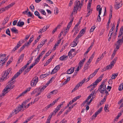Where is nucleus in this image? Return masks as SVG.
<instances>
[{"instance_id":"f257e3e1","label":"nucleus","mask_w":123,"mask_h":123,"mask_svg":"<svg viewBox=\"0 0 123 123\" xmlns=\"http://www.w3.org/2000/svg\"><path fill=\"white\" fill-rule=\"evenodd\" d=\"M74 3L75 5L74 6L73 11L71 13L72 16L73 14L75 13H75H77V10L79 11H80L81 7L83 6L82 4H80V3H79V4H78L77 0L75 1Z\"/></svg>"},{"instance_id":"f03ea898","label":"nucleus","mask_w":123,"mask_h":123,"mask_svg":"<svg viewBox=\"0 0 123 123\" xmlns=\"http://www.w3.org/2000/svg\"><path fill=\"white\" fill-rule=\"evenodd\" d=\"M22 105H19L16 109L12 111V113H15V114H16L19 111L22 112L24 110L23 108Z\"/></svg>"},{"instance_id":"7ed1b4c3","label":"nucleus","mask_w":123,"mask_h":123,"mask_svg":"<svg viewBox=\"0 0 123 123\" xmlns=\"http://www.w3.org/2000/svg\"><path fill=\"white\" fill-rule=\"evenodd\" d=\"M105 81L103 82L101 85L99 86L98 90L101 93H104V92L106 90V85L105 83Z\"/></svg>"},{"instance_id":"20e7f679","label":"nucleus","mask_w":123,"mask_h":123,"mask_svg":"<svg viewBox=\"0 0 123 123\" xmlns=\"http://www.w3.org/2000/svg\"><path fill=\"white\" fill-rule=\"evenodd\" d=\"M102 109L103 108L102 107H100L98 111L95 112V114L93 115L91 117V119L92 120L94 119L95 118L97 117V115H98L101 112L102 110Z\"/></svg>"},{"instance_id":"39448f33","label":"nucleus","mask_w":123,"mask_h":123,"mask_svg":"<svg viewBox=\"0 0 123 123\" xmlns=\"http://www.w3.org/2000/svg\"><path fill=\"white\" fill-rule=\"evenodd\" d=\"M24 70L22 68L20 69L19 71L18 72H17L14 75L16 78H17L18 77L20 74Z\"/></svg>"},{"instance_id":"423d86ee","label":"nucleus","mask_w":123,"mask_h":123,"mask_svg":"<svg viewBox=\"0 0 123 123\" xmlns=\"http://www.w3.org/2000/svg\"><path fill=\"white\" fill-rule=\"evenodd\" d=\"M79 24H77L74 27V30L75 31L74 34V35L75 36L78 33L79 31L78 28V27Z\"/></svg>"},{"instance_id":"0eeeda50","label":"nucleus","mask_w":123,"mask_h":123,"mask_svg":"<svg viewBox=\"0 0 123 123\" xmlns=\"http://www.w3.org/2000/svg\"><path fill=\"white\" fill-rule=\"evenodd\" d=\"M24 54H23L19 56V59L17 61L18 64L21 62L23 59L24 57Z\"/></svg>"},{"instance_id":"6e6552de","label":"nucleus","mask_w":123,"mask_h":123,"mask_svg":"<svg viewBox=\"0 0 123 123\" xmlns=\"http://www.w3.org/2000/svg\"><path fill=\"white\" fill-rule=\"evenodd\" d=\"M117 59V57L115 58L112 61V62H111L110 64L109 65L112 68L114 66V64L116 63Z\"/></svg>"},{"instance_id":"1a4fd4ad","label":"nucleus","mask_w":123,"mask_h":123,"mask_svg":"<svg viewBox=\"0 0 123 123\" xmlns=\"http://www.w3.org/2000/svg\"><path fill=\"white\" fill-rule=\"evenodd\" d=\"M72 24H68L67 27L66 29L64 31V33L66 35L67 33L68 32L69 29L71 25Z\"/></svg>"},{"instance_id":"9d476101","label":"nucleus","mask_w":123,"mask_h":123,"mask_svg":"<svg viewBox=\"0 0 123 123\" xmlns=\"http://www.w3.org/2000/svg\"><path fill=\"white\" fill-rule=\"evenodd\" d=\"M8 74H7L6 72L5 71L2 76V77L3 78V80H4L5 81L9 77L8 76Z\"/></svg>"},{"instance_id":"9b49d317","label":"nucleus","mask_w":123,"mask_h":123,"mask_svg":"<svg viewBox=\"0 0 123 123\" xmlns=\"http://www.w3.org/2000/svg\"><path fill=\"white\" fill-rule=\"evenodd\" d=\"M74 68L73 67H71L70 69H68L67 71V74H71L73 73L74 71Z\"/></svg>"},{"instance_id":"f8f14e48","label":"nucleus","mask_w":123,"mask_h":123,"mask_svg":"<svg viewBox=\"0 0 123 123\" xmlns=\"http://www.w3.org/2000/svg\"><path fill=\"white\" fill-rule=\"evenodd\" d=\"M6 55L5 54H2L1 55L0 57V62H3L6 59L4 57H6Z\"/></svg>"},{"instance_id":"ddd939ff","label":"nucleus","mask_w":123,"mask_h":123,"mask_svg":"<svg viewBox=\"0 0 123 123\" xmlns=\"http://www.w3.org/2000/svg\"><path fill=\"white\" fill-rule=\"evenodd\" d=\"M100 5H98L97 7L96 10L97 11H98V15L100 16L101 14V12L102 10L101 8H100Z\"/></svg>"},{"instance_id":"4468645a","label":"nucleus","mask_w":123,"mask_h":123,"mask_svg":"<svg viewBox=\"0 0 123 123\" xmlns=\"http://www.w3.org/2000/svg\"><path fill=\"white\" fill-rule=\"evenodd\" d=\"M123 34V26L121 27L118 33V37H120Z\"/></svg>"},{"instance_id":"2eb2a0df","label":"nucleus","mask_w":123,"mask_h":123,"mask_svg":"<svg viewBox=\"0 0 123 123\" xmlns=\"http://www.w3.org/2000/svg\"><path fill=\"white\" fill-rule=\"evenodd\" d=\"M86 59L85 58L84 59H83L82 60L79 62V66L80 67V68H81L83 65L84 62L85 61Z\"/></svg>"},{"instance_id":"dca6fc26","label":"nucleus","mask_w":123,"mask_h":123,"mask_svg":"<svg viewBox=\"0 0 123 123\" xmlns=\"http://www.w3.org/2000/svg\"><path fill=\"white\" fill-rule=\"evenodd\" d=\"M68 56H67L63 55L59 58L60 60L61 61L66 60L67 59Z\"/></svg>"},{"instance_id":"f3484780","label":"nucleus","mask_w":123,"mask_h":123,"mask_svg":"<svg viewBox=\"0 0 123 123\" xmlns=\"http://www.w3.org/2000/svg\"><path fill=\"white\" fill-rule=\"evenodd\" d=\"M119 37L117 38V41L116 44L121 45L123 42V40L122 39H120Z\"/></svg>"},{"instance_id":"a211bd4d","label":"nucleus","mask_w":123,"mask_h":123,"mask_svg":"<svg viewBox=\"0 0 123 123\" xmlns=\"http://www.w3.org/2000/svg\"><path fill=\"white\" fill-rule=\"evenodd\" d=\"M53 112L52 113H50L48 117L47 120V123H50V122L51 120L52 115Z\"/></svg>"},{"instance_id":"6ab92c4d","label":"nucleus","mask_w":123,"mask_h":123,"mask_svg":"<svg viewBox=\"0 0 123 123\" xmlns=\"http://www.w3.org/2000/svg\"><path fill=\"white\" fill-rule=\"evenodd\" d=\"M11 30L12 32L15 33H18V30L15 27H13L11 29Z\"/></svg>"},{"instance_id":"aec40b11","label":"nucleus","mask_w":123,"mask_h":123,"mask_svg":"<svg viewBox=\"0 0 123 123\" xmlns=\"http://www.w3.org/2000/svg\"><path fill=\"white\" fill-rule=\"evenodd\" d=\"M46 84H45L44 86H42L40 87L38 89L39 90V92H42L43 91L44 89L46 87Z\"/></svg>"},{"instance_id":"412c9836","label":"nucleus","mask_w":123,"mask_h":123,"mask_svg":"<svg viewBox=\"0 0 123 123\" xmlns=\"http://www.w3.org/2000/svg\"><path fill=\"white\" fill-rule=\"evenodd\" d=\"M34 14L36 16H38L39 18L41 19H43V18L40 16V14L37 11H36L35 12Z\"/></svg>"},{"instance_id":"4be33fe9","label":"nucleus","mask_w":123,"mask_h":123,"mask_svg":"<svg viewBox=\"0 0 123 123\" xmlns=\"http://www.w3.org/2000/svg\"><path fill=\"white\" fill-rule=\"evenodd\" d=\"M87 80L86 78H85L82 81L79 82L78 84V86H81L83 83L85 82H86V81Z\"/></svg>"},{"instance_id":"5701e85b","label":"nucleus","mask_w":123,"mask_h":123,"mask_svg":"<svg viewBox=\"0 0 123 123\" xmlns=\"http://www.w3.org/2000/svg\"><path fill=\"white\" fill-rule=\"evenodd\" d=\"M12 85L10 83L7 86H6L4 89V92L6 91L8 89H9L10 87H11Z\"/></svg>"},{"instance_id":"b1692460","label":"nucleus","mask_w":123,"mask_h":123,"mask_svg":"<svg viewBox=\"0 0 123 123\" xmlns=\"http://www.w3.org/2000/svg\"><path fill=\"white\" fill-rule=\"evenodd\" d=\"M82 36V35H80L79 34L74 39V41L76 42H77V43H78L79 42V41L78 40Z\"/></svg>"},{"instance_id":"393cba45","label":"nucleus","mask_w":123,"mask_h":123,"mask_svg":"<svg viewBox=\"0 0 123 123\" xmlns=\"http://www.w3.org/2000/svg\"><path fill=\"white\" fill-rule=\"evenodd\" d=\"M56 100H54L53 102L52 103H51L50 104L47 105V108L49 109V108L52 107L55 104V103L56 102Z\"/></svg>"},{"instance_id":"a878e982","label":"nucleus","mask_w":123,"mask_h":123,"mask_svg":"<svg viewBox=\"0 0 123 123\" xmlns=\"http://www.w3.org/2000/svg\"><path fill=\"white\" fill-rule=\"evenodd\" d=\"M38 78L37 76H35L34 77L32 80V82L33 81L37 83L38 81Z\"/></svg>"},{"instance_id":"bb28decb","label":"nucleus","mask_w":123,"mask_h":123,"mask_svg":"<svg viewBox=\"0 0 123 123\" xmlns=\"http://www.w3.org/2000/svg\"><path fill=\"white\" fill-rule=\"evenodd\" d=\"M122 5V4H121V5L117 4H115L114 5V8L116 9L117 10Z\"/></svg>"},{"instance_id":"cd10ccee","label":"nucleus","mask_w":123,"mask_h":123,"mask_svg":"<svg viewBox=\"0 0 123 123\" xmlns=\"http://www.w3.org/2000/svg\"><path fill=\"white\" fill-rule=\"evenodd\" d=\"M103 76V75H101L95 81V83L96 82L97 83H98L100 82L102 80V78Z\"/></svg>"},{"instance_id":"c85d7f7f","label":"nucleus","mask_w":123,"mask_h":123,"mask_svg":"<svg viewBox=\"0 0 123 123\" xmlns=\"http://www.w3.org/2000/svg\"><path fill=\"white\" fill-rule=\"evenodd\" d=\"M89 65L90 64L89 63H86V64L84 65V67L83 68V69H84V71L86 70L88 68H89Z\"/></svg>"},{"instance_id":"c756f323","label":"nucleus","mask_w":123,"mask_h":123,"mask_svg":"<svg viewBox=\"0 0 123 123\" xmlns=\"http://www.w3.org/2000/svg\"><path fill=\"white\" fill-rule=\"evenodd\" d=\"M31 62L29 60L27 62V64L25 65L23 67H22L23 69L25 70V69H26L27 67V66L29 65V64L31 63Z\"/></svg>"},{"instance_id":"7c9ffc66","label":"nucleus","mask_w":123,"mask_h":123,"mask_svg":"<svg viewBox=\"0 0 123 123\" xmlns=\"http://www.w3.org/2000/svg\"><path fill=\"white\" fill-rule=\"evenodd\" d=\"M112 68L109 65L106 66V67H105L103 69L104 71H106L107 70H108L109 69H111Z\"/></svg>"},{"instance_id":"2f4dec72","label":"nucleus","mask_w":123,"mask_h":123,"mask_svg":"<svg viewBox=\"0 0 123 123\" xmlns=\"http://www.w3.org/2000/svg\"><path fill=\"white\" fill-rule=\"evenodd\" d=\"M118 73L115 74H112V76L111 77V79H115L117 77V76L118 75Z\"/></svg>"},{"instance_id":"473e14b6","label":"nucleus","mask_w":123,"mask_h":123,"mask_svg":"<svg viewBox=\"0 0 123 123\" xmlns=\"http://www.w3.org/2000/svg\"><path fill=\"white\" fill-rule=\"evenodd\" d=\"M46 31V27L44 26L43 28L40 29L39 31L38 32V33H39L41 32L42 33L43 32H44Z\"/></svg>"},{"instance_id":"72a5a7b5","label":"nucleus","mask_w":123,"mask_h":123,"mask_svg":"<svg viewBox=\"0 0 123 123\" xmlns=\"http://www.w3.org/2000/svg\"><path fill=\"white\" fill-rule=\"evenodd\" d=\"M54 56V55L51 56L50 58L47 60V65L49 64L51 61L52 59L53 58Z\"/></svg>"},{"instance_id":"f704fd0d","label":"nucleus","mask_w":123,"mask_h":123,"mask_svg":"<svg viewBox=\"0 0 123 123\" xmlns=\"http://www.w3.org/2000/svg\"><path fill=\"white\" fill-rule=\"evenodd\" d=\"M61 26L60 25H58L53 30L52 32V33L54 34L58 29H59L60 28Z\"/></svg>"},{"instance_id":"c9c22d12","label":"nucleus","mask_w":123,"mask_h":123,"mask_svg":"<svg viewBox=\"0 0 123 123\" xmlns=\"http://www.w3.org/2000/svg\"><path fill=\"white\" fill-rule=\"evenodd\" d=\"M91 98V96L89 95L88 96V97L86 99V100L83 101V103H82V104L84 105L85 103L86 102H87L89 99H90Z\"/></svg>"},{"instance_id":"e433bc0d","label":"nucleus","mask_w":123,"mask_h":123,"mask_svg":"<svg viewBox=\"0 0 123 123\" xmlns=\"http://www.w3.org/2000/svg\"><path fill=\"white\" fill-rule=\"evenodd\" d=\"M39 92V90L38 88H36L31 93V95H33L35 94V93Z\"/></svg>"},{"instance_id":"4c0bfd02","label":"nucleus","mask_w":123,"mask_h":123,"mask_svg":"<svg viewBox=\"0 0 123 123\" xmlns=\"http://www.w3.org/2000/svg\"><path fill=\"white\" fill-rule=\"evenodd\" d=\"M115 24H113V25L110 31L109 34L110 32H112L113 30H114L115 28Z\"/></svg>"},{"instance_id":"58836bf2","label":"nucleus","mask_w":123,"mask_h":123,"mask_svg":"<svg viewBox=\"0 0 123 123\" xmlns=\"http://www.w3.org/2000/svg\"><path fill=\"white\" fill-rule=\"evenodd\" d=\"M6 33L10 36H11L10 33V31L9 28H7L6 30Z\"/></svg>"},{"instance_id":"ea45409f","label":"nucleus","mask_w":123,"mask_h":123,"mask_svg":"<svg viewBox=\"0 0 123 123\" xmlns=\"http://www.w3.org/2000/svg\"><path fill=\"white\" fill-rule=\"evenodd\" d=\"M39 10L42 13V14L44 15H46V13L45 12L44 10H43V9H39Z\"/></svg>"},{"instance_id":"a19ab883","label":"nucleus","mask_w":123,"mask_h":123,"mask_svg":"<svg viewBox=\"0 0 123 123\" xmlns=\"http://www.w3.org/2000/svg\"><path fill=\"white\" fill-rule=\"evenodd\" d=\"M91 4L92 3L90 2V0H89V3L87 6V10H90L91 7Z\"/></svg>"},{"instance_id":"79ce46f5","label":"nucleus","mask_w":123,"mask_h":123,"mask_svg":"<svg viewBox=\"0 0 123 123\" xmlns=\"http://www.w3.org/2000/svg\"><path fill=\"white\" fill-rule=\"evenodd\" d=\"M96 26L94 25L91 27V29L90 30V32H93L95 28H96Z\"/></svg>"},{"instance_id":"37998d69","label":"nucleus","mask_w":123,"mask_h":123,"mask_svg":"<svg viewBox=\"0 0 123 123\" xmlns=\"http://www.w3.org/2000/svg\"><path fill=\"white\" fill-rule=\"evenodd\" d=\"M27 14L28 16H30L32 18H33L34 17V16L29 11L27 13Z\"/></svg>"},{"instance_id":"c03bdc74","label":"nucleus","mask_w":123,"mask_h":123,"mask_svg":"<svg viewBox=\"0 0 123 123\" xmlns=\"http://www.w3.org/2000/svg\"><path fill=\"white\" fill-rule=\"evenodd\" d=\"M86 30V29H82L80 33L79 34L80 35H83V34L85 33Z\"/></svg>"},{"instance_id":"a18cd8bd","label":"nucleus","mask_w":123,"mask_h":123,"mask_svg":"<svg viewBox=\"0 0 123 123\" xmlns=\"http://www.w3.org/2000/svg\"><path fill=\"white\" fill-rule=\"evenodd\" d=\"M93 76H94L92 74L90 75L88 78L86 79L87 80L86 81V82H88L89 80L90 79H91Z\"/></svg>"},{"instance_id":"49530a36","label":"nucleus","mask_w":123,"mask_h":123,"mask_svg":"<svg viewBox=\"0 0 123 123\" xmlns=\"http://www.w3.org/2000/svg\"><path fill=\"white\" fill-rule=\"evenodd\" d=\"M75 41L74 42H73L71 44V45L72 47H74L77 45V43L75 42Z\"/></svg>"},{"instance_id":"de8ad7c7","label":"nucleus","mask_w":123,"mask_h":123,"mask_svg":"<svg viewBox=\"0 0 123 123\" xmlns=\"http://www.w3.org/2000/svg\"><path fill=\"white\" fill-rule=\"evenodd\" d=\"M15 4V3L14 2H12L11 4L8 5L7 6V7L8 8H10L12 6Z\"/></svg>"},{"instance_id":"09e8293b","label":"nucleus","mask_w":123,"mask_h":123,"mask_svg":"<svg viewBox=\"0 0 123 123\" xmlns=\"http://www.w3.org/2000/svg\"><path fill=\"white\" fill-rule=\"evenodd\" d=\"M104 55H103L102 54L97 59V61H99L100 60L102 59Z\"/></svg>"},{"instance_id":"8fccbe9b","label":"nucleus","mask_w":123,"mask_h":123,"mask_svg":"<svg viewBox=\"0 0 123 123\" xmlns=\"http://www.w3.org/2000/svg\"><path fill=\"white\" fill-rule=\"evenodd\" d=\"M34 36L33 35H32L31 36V37L30 39H29V42H29V43H31L33 41L34 39Z\"/></svg>"},{"instance_id":"3c124183","label":"nucleus","mask_w":123,"mask_h":123,"mask_svg":"<svg viewBox=\"0 0 123 123\" xmlns=\"http://www.w3.org/2000/svg\"><path fill=\"white\" fill-rule=\"evenodd\" d=\"M4 89L3 91V93H2L1 94H0V96H1V97L2 96H4L5 95L6 93H8V91H6L4 92Z\"/></svg>"},{"instance_id":"603ef678","label":"nucleus","mask_w":123,"mask_h":123,"mask_svg":"<svg viewBox=\"0 0 123 123\" xmlns=\"http://www.w3.org/2000/svg\"><path fill=\"white\" fill-rule=\"evenodd\" d=\"M97 83L96 82L95 83V81L93 83L91 84L90 85L88 86L87 87V88H89L91 87L92 86H94V85H97Z\"/></svg>"},{"instance_id":"864d4df0","label":"nucleus","mask_w":123,"mask_h":123,"mask_svg":"<svg viewBox=\"0 0 123 123\" xmlns=\"http://www.w3.org/2000/svg\"><path fill=\"white\" fill-rule=\"evenodd\" d=\"M123 84H121L118 87V90L119 91H121L123 89V86L122 85Z\"/></svg>"},{"instance_id":"5fc2aeb1","label":"nucleus","mask_w":123,"mask_h":123,"mask_svg":"<svg viewBox=\"0 0 123 123\" xmlns=\"http://www.w3.org/2000/svg\"><path fill=\"white\" fill-rule=\"evenodd\" d=\"M120 0H115V4H117L118 5H120V3H121L122 2V0H121V1L120 2Z\"/></svg>"},{"instance_id":"6e6d98bb","label":"nucleus","mask_w":123,"mask_h":123,"mask_svg":"<svg viewBox=\"0 0 123 123\" xmlns=\"http://www.w3.org/2000/svg\"><path fill=\"white\" fill-rule=\"evenodd\" d=\"M31 86H35L37 83H36L35 82L32 81V80L31 82Z\"/></svg>"},{"instance_id":"4d7b16f0","label":"nucleus","mask_w":123,"mask_h":123,"mask_svg":"<svg viewBox=\"0 0 123 123\" xmlns=\"http://www.w3.org/2000/svg\"><path fill=\"white\" fill-rule=\"evenodd\" d=\"M60 65H57L54 68H55V70H56L57 71L60 69Z\"/></svg>"},{"instance_id":"13d9d810","label":"nucleus","mask_w":123,"mask_h":123,"mask_svg":"<svg viewBox=\"0 0 123 123\" xmlns=\"http://www.w3.org/2000/svg\"><path fill=\"white\" fill-rule=\"evenodd\" d=\"M46 77V74H42L40 76V78L42 79H43Z\"/></svg>"},{"instance_id":"bf43d9fd","label":"nucleus","mask_w":123,"mask_h":123,"mask_svg":"<svg viewBox=\"0 0 123 123\" xmlns=\"http://www.w3.org/2000/svg\"><path fill=\"white\" fill-rule=\"evenodd\" d=\"M9 18L7 17L6 18L4 21V22H5V23H6L7 22L8 20H9Z\"/></svg>"},{"instance_id":"052dcab7","label":"nucleus","mask_w":123,"mask_h":123,"mask_svg":"<svg viewBox=\"0 0 123 123\" xmlns=\"http://www.w3.org/2000/svg\"><path fill=\"white\" fill-rule=\"evenodd\" d=\"M12 70V68H10L8 69H7L6 71L7 73V74H8L9 73L11 72V70Z\"/></svg>"},{"instance_id":"680f3d73","label":"nucleus","mask_w":123,"mask_h":123,"mask_svg":"<svg viewBox=\"0 0 123 123\" xmlns=\"http://www.w3.org/2000/svg\"><path fill=\"white\" fill-rule=\"evenodd\" d=\"M57 71L56 70H55V68H54L51 71V74H53L56 73L57 72Z\"/></svg>"},{"instance_id":"e2e57ef3","label":"nucleus","mask_w":123,"mask_h":123,"mask_svg":"<svg viewBox=\"0 0 123 123\" xmlns=\"http://www.w3.org/2000/svg\"><path fill=\"white\" fill-rule=\"evenodd\" d=\"M99 68L98 69H96L94 71V72L92 74H93V75L94 76L97 73L99 69Z\"/></svg>"},{"instance_id":"0e129e2a","label":"nucleus","mask_w":123,"mask_h":123,"mask_svg":"<svg viewBox=\"0 0 123 123\" xmlns=\"http://www.w3.org/2000/svg\"><path fill=\"white\" fill-rule=\"evenodd\" d=\"M92 48L91 46H90L87 49V51L85 52V54H87Z\"/></svg>"},{"instance_id":"69168bd1","label":"nucleus","mask_w":123,"mask_h":123,"mask_svg":"<svg viewBox=\"0 0 123 123\" xmlns=\"http://www.w3.org/2000/svg\"><path fill=\"white\" fill-rule=\"evenodd\" d=\"M22 45L21 43H20V42H18L17 44V45L16 46H18V48H19L20 46H21Z\"/></svg>"},{"instance_id":"338daca9","label":"nucleus","mask_w":123,"mask_h":123,"mask_svg":"<svg viewBox=\"0 0 123 123\" xmlns=\"http://www.w3.org/2000/svg\"><path fill=\"white\" fill-rule=\"evenodd\" d=\"M22 45L21 43H20V42H18L17 44V45L16 46H18V48H19L20 46H21Z\"/></svg>"},{"instance_id":"774afa93","label":"nucleus","mask_w":123,"mask_h":123,"mask_svg":"<svg viewBox=\"0 0 123 123\" xmlns=\"http://www.w3.org/2000/svg\"><path fill=\"white\" fill-rule=\"evenodd\" d=\"M74 0H70V2H69V4L68 6H71L73 4V1Z\"/></svg>"}]
</instances>
